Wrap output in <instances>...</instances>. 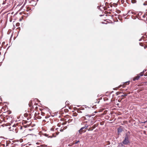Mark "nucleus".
<instances>
[{
	"label": "nucleus",
	"mask_w": 147,
	"mask_h": 147,
	"mask_svg": "<svg viewBox=\"0 0 147 147\" xmlns=\"http://www.w3.org/2000/svg\"><path fill=\"white\" fill-rule=\"evenodd\" d=\"M130 133L129 131L126 132L124 137V139L122 143H119V146L123 147V144L128 145L130 143Z\"/></svg>",
	"instance_id": "obj_1"
},
{
	"label": "nucleus",
	"mask_w": 147,
	"mask_h": 147,
	"mask_svg": "<svg viewBox=\"0 0 147 147\" xmlns=\"http://www.w3.org/2000/svg\"><path fill=\"white\" fill-rule=\"evenodd\" d=\"M129 81L126 82L124 83H122V84H121L118 87H117L116 88H113V89L114 90H116L117 89L120 88L122 86L123 88H124L125 87L126 85H128L129 84Z\"/></svg>",
	"instance_id": "obj_2"
},
{
	"label": "nucleus",
	"mask_w": 147,
	"mask_h": 147,
	"mask_svg": "<svg viewBox=\"0 0 147 147\" xmlns=\"http://www.w3.org/2000/svg\"><path fill=\"white\" fill-rule=\"evenodd\" d=\"M88 126L87 125H85V126L84 127H82L79 130V132L80 134H82V133L85 132V130H84V129H86Z\"/></svg>",
	"instance_id": "obj_3"
},
{
	"label": "nucleus",
	"mask_w": 147,
	"mask_h": 147,
	"mask_svg": "<svg viewBox=\"0 0 147 147\" xmlns=\"http://www.w3.org/2000/svg\"><path fill=\"white\" fill-rule=\"evenodd\" d=\"M140 77V76L138 75V76L134 77L133 78V80L135 81H136V80H138L139 79Z\"/></svg>",
	"instance_id": "obj_4"
},
{
	"label": "nucleus",
	"mask_w": 147,
	"mask_h": 147,
	"mask_svg": "<svg viewBox=\"0 0 147 147\" xmlns=\"http://www.w3.org/2000/svg\"><path fill=\"white\" fill-rule=\"evenodd\" d=\"M12 127H14V128H15V132H16V129L17 128V125L15 124L13 125L12 126Z\"/></svg>",
	"instance_id": "obj_5"
},
{
	"label": "nucleus",
	"mask_w": 147,
	"mask_h": 147,
	"mask_svg": "<svg viewBox=\"0 0 147 147\" xmlns=\"http://www.w3.org/2000/svg\"><path fill=\"white\" fill-rule=\"evenodd\" d=\"M9 129H10V131H14V130H15V128H14V127H10L9 128Z\"/></svg>",
	"instance_id": "obj_6"
},
{
	"label": "nucleus",
	"mask_w": 147,
	"mask_h": 147,
	"mask_svg": "<svg viewBox=\"0 0 147 147\" xmlns=\"http://www.w3.org/2000/svg\"><path fill=\"white\" fill-rule=\"evenodd\" d=\"M122 129L120 128H119L118 129V132L119 133H120L122 131Z\"/></svg>",
	"instance_id": "obj_7"
},
{
	"label": "nucleus",
	"mask_w": 147,
	"mask_h": 147,
	"mask_svg": "<svg viewBox=\"0 0 147 147\" xmlns=\"http://www.w3.org/2000/svg\"><path fill=\"white\" fill-rule=\"evenodd\" d=\"M144 71H143V72H141L139 74V76H143L144 75Z\"/></svg>",
	"instance_id": "obj_8"
},
{
	"label": "nucleus",
	"mask_w": 147,
	"mask_h": 147,
	"mask_svg": "<svg viewBox=\"0 0 147 147\" xmlns=\"http://www.w3.org/2000/svg\"><path fill=\"white\" fill-rule=\"evenodd\" d=\"M131 2L133 3H136V0H131Z\"/></svg>",
	"instance_id": "obj_9"
},
{
	"label": "nucleus",
	"mask_w": 147,
	"mask_h": 147,
	"mask_svg": "<svg viewBox=\"0 0 147 147\" xmlns=\"http://www.w3.org/2000/svg\"><path fill=\"white\" fill-rule=\"evenodd\" d=\"M32 102V101H30L29 102L28 105L29 106V107H31L32 106V105H31Z\"/></svg>",
	"instance_id": "obj_10"
},
{
	"label": "nucleus",
	"mask_w": 147,
	"mask_h": 147,
	"mask_svg": "<svg viewBox=\"0 0 147 147\" xmlns=\"http://www.w3.org/2000/svg\"><path fill=\"white\" fill-rule=\"evenodd\" d=\"M95 127H94L93 128H89L88 129V131H92L94 128Z\"/></svg>",
	"instance_id": "obj_11"
},
{
	"label": "nucleus",
	"mask_w": 147,
	"mask_h": 147,
	"mask_svg": "<svg viewBox=\"0 0 147 147\" xmlns=\"http://www.w3.org/2000/svg\"><path fill=\"white\" fill-rule=\"evenodd\" d=\"M139 44L141 46L143 47L144 46V44L142 42H140L139 43Z\"/></svg>",
	"instance_id": "obj_12"
},
{
	"label": "nucleus",
	"mask_w": 147,
	"mask_h": 147,
	"mask_svg": "<svg viewBox=\"0 0 147 147\" xmlns=\"http://www.w3.org/2000/svg\"><path fill=\"white\" fill-rule=\"evenodd\" d=\"M126 90H127V89H123V88H121L120 89V91H126Z\"/></svg>",
	"instance_id": "obj_13"
},
{
	"label": "nucleus",
	"mask_w": 147,
	"mask_h": 147,
	"mask_svg": "<svg viewBox=\"0 0 147 147\" xmlns=\"http://www.w3.org/2000/svg\"><path fill=\"white\" fill-rule=\"evenodd\" d=\"M127 95V94H123V95H121V97H123V96H126Z\"/></svg>",
	"instance_id": "obj_14"
},
{
	"label": "nucleus",
	"mask_w": 147,
	"mask_h": 147,
	"mask_svg": "<svg viewBox=\"0 0 147 147\" xmlns=\"http://www.w3.org/2000/svg\"><path fill=\"white\" fill-rule=\"evenodd\" d=\"M85 119V117H83L81 118V119L82 120H83V119Z\"/></svg>",
	"instance_id": "obj_15"
},
{
	"label": "nucleus",
	"mask_w": 147,
	"mask_h": 147,
	"mask_svg": "<svg viewBox=\"0 0 147 147\" xmlns=\"http://www.w3.org/2000/svg\"><path fill=\"white\" fill-rule=\"evenodd\" d=\"M69 101H66V102H65V104H67H67H69Z\"/></svg>",
	"instance_id": "obj_16"
},
{
	"label": "nucleus",
	"mask_w": 147,
	"mask_h": 147,
	"mask_svg": "<svg viewBox=\"0 0 147 147\" xmlns=\"http://www.w3.org/2000/svg\"><path fill=\"white\" fill-rule=\"evenodd\" d=\"M12 20V17H11V18H10V22H11Z\"/></svg>",
	"instance_id": "obj_17"
},
{
	"label": "nucleus",
	"mask_w": 147,
	"mask_h": 147,
	"mask_svg": "<svg viewBox=\"0 0 147 147\" xmlns=\"http://www.w3.org/2000/svg\"><path fill=\"white\" fill-rule=\"evenodd\" d=\"M63 129H61H61H60V131H63Z\"/></svg>",
	"instance_id": "obj_18"
},
{
	"label": "nucleus",
	"mask_w": 147,
	"mask_h": 147,
	"mask_svg": "<svg viewBox=\"0 0 147 147\" xmlns=\"http://www.w3.org/2000/svg\"><path fill=\"white\" fill-rule=\"evenodd\" d=\"M109 5L110 7H112V4L111 3H110L109 4Z\"/></svg>",
	"instance_id": "obj_19"
},
{
	"label": "nucleus",
	"mask_w": 147,
	"mask_h": 147,
	"mask_svg": "<svg viewBox=\"0 0 147 147\" xmlns=\"http://www.w3.org/2000/svg\"><path fill=\"white\" fill-rule=\"evenodd\" d=\"M86 116L87 117H88V118H90V116L89 115H86Z\"/></svg>",
	"instance_id": "obj_20"
},
{
	"label": "nucleus",
	"mask_w": 147,
	"mask_h": 147,
	"mask_svg": "<svg viewBox=\"0 0 147 147\" xmlns=\"http://www.w3.org/2000/svg\"><path fill=\"white\" fill-rule=\"evenodd\" d=\"M144 49H146V48H147V46H145L144 47Z\"/></svg>",
	"instance_id": "obj_21"
},
{
	"label": "nucleus",
	"mask_w": 147,
	"mask_h": 147,
	"mask_svg": "<svg viewBox=\"0 0 147 147\" xmlns=\"http://www.w3.org/2000/svg\"><path fill=\"white\" fill-rule=\"evenodd\" d=\"M19 24H20L19 23H17L16 24V26H18Z\"/></svg>",
	"instance_id": "obj_22"
},
{
	"label": "nucleus",
	"mask_w": 147,
	"mask_h": 147,
	"mask_svg": "<svg viewBox=\"0 0 147 147\" xmlns=\"http://www.w3.org/2000/svg\"><path fill=\"white\" fill-rule=\"evenodd\" d=\"M79 142V141H78L76 142H75V144H77Z\"/></svg>",
	"instance_id": "obj_23"
},
{
	"label": "nucleus",
	"mask_w": 147,
	"mask_h": 147,
	"mask_svg": "<svg viewBox=\"0 0 147 147\" xmlns=\"http://www.w3.org/2000/svg\"><path fill=\"white\" fill-rule=\"evenodd\" d=\"M41 147H43L44 146L43 145H42L40 146Z\"/></svg>",
	"instance_id": "obj_24"
},
{
	"label": "nucleus",
	"mask_w": 147,
	"mask_h": 147,
	"mask_svg": "<svg viewBox=\"0 0 147 147\" xmlns=\"http://www.w3.org/2000/svg\"><path fill=\"white\" fill-rule=\"evenodd\" d=\"M116 5V4H113V6H115Z\"/></svg>",
	"instance_id": "obj_25"
},
{
	"label": "nucleus",
	"mask_w": 147,
	"mask_h": 147,
	"mask_svg": "<svg viewBox=\"0 0 147 147\" xmlns=\"http://www.w3.org/2000/svg\"><path fill=\"white\" fill-rule=\"evenodd\" d=\"M45 136H48V135H47V134H45Z\"/></svg>",
	"instance_id": "obj_26"
},
{
	"label": "nucleus",
	"mask_w": 147,
	"mask_h": 147,
	"mask_svg": "<svg viewBox=\"0 0 147 147\" xmlns=\"http://www.w3.org/2000/svg\"><path fill=\"white\" fill-rule=\"evenodd\" d=\"M20 129H22V127L21 126L20 127Z\"/></svg>",
	"instance_id": "obj_27"
},
{
	"label": "nucleus",
	"mask_w": 147,
	"mask_h": 147,
	"mask_svg": "<svg viewBox=\"0 0 147 147\" xmlns=\"http://www.w3.org/2000/svg\"><path fill=\"white\" fill-rule=\"evenodd\" d=\"M144 5H146V4H145V3H144Z\"/></svg>",
	"instance_id": "obj_28"
},
{
	"label": "nucleus",
	"mask_w": 147,
	"mask_h": 147,
	"mask_svg": "<svg viewBox=\"0 0 147 147\" xmlns=\"http://www.w3.org/2000/svg\"><path fill=\"white\" fill-rule=\"evenodd\" d=\"M30 145H31V144H28V145H29V146H30Z\"/></svg>",
	"instance_id": "obj_29"
},
{
	"label": "nucleus",
	"mask_w": 147,
	"mask_h": 147,
	"mask_svg": "<svg viewBox=\"0 0 147 147\" xmlns=\"http://www.w3.org/2000/svg\"><path fill=\"white\" fill-rule=\"evenodd\" d=\"M38 144V142H37L36 143V144Z\"/></svg>",
	"instance_id": "obj_30"
},
{
	"label": "nucleus",
	"mask_w": 147,
	"mask_h": 147,
	"mask_svg": "<svg viewBox=\"0 0 147 147\" xmlns=\"http://www.w3.org/2000/svg\"><path fill=\"white\" fill-rule=\"evenodd\" d=\"M64 128H65V129H66V127H65Z\"/></svg>",
	"instance_id": "obj_31"
},
{
	"label": "nucleus",
	"mask_w": 147,
	"mask_h": 147,
	"mask_svg": "<svg viewBox=\"0 0 147 147\" xmlns=\"http://www.w3.org/2000/svg\"><path fill=\"white\" fill-rule=\"evenodd\" d=\"M90 1H92V0H89Z\"/></svg>",
	"instance_id": "obj_32"
},
{
	"label": "nucleus",
	"mask_w": 147,
	"mask_h": 147,
	"mask_svg": "<svg viewBox=\"0 0 147 147\" xmlns=\"http://www.w3.org/2000/svg\"><path fill=\"white\" fill-rule=\"evenodd\" d=\"M37 147H40V146H37Z\"/></svg>",
	"instance_id": "obj_33"
},
{
	"label": "nucleus",
	"mask_w": 147,
	"mask_h": 147,
	"mask_svg": "<svg viewBox=\"0 0 147 147\" xmlns=\"http://www.w3.org/2000/svg\"><path fill=\"white\" fill-rule=\"evenodd\" d=\"M111 92H113V91H112Z\"/></svg>",
	"instance_id": "obj_34"
},
{
	"label": "nucleus",
	"mask_w": 147,
	"mask_h": 147,
	"mask_svg": "<svg viewBox=\"0 0 147 147\" xmlns=\"http://www.w3.org/2000/svg\"><path fill=\"white\" fill-rule=\"evenodd\" d=\"M45 118H47V117H45Z\"/></svg>",
	"instance_id": "obj_35"
}]
</instances>
